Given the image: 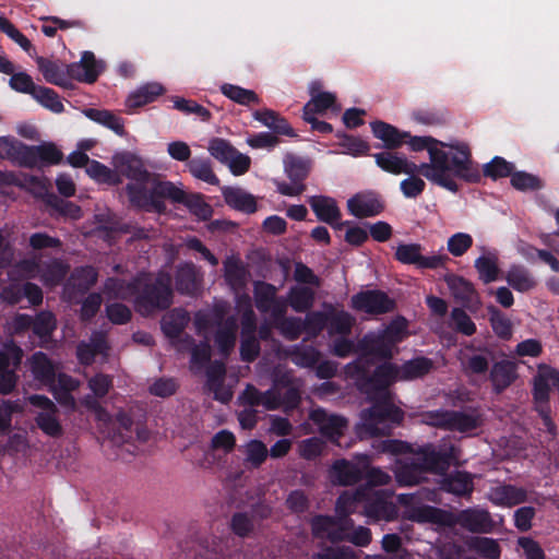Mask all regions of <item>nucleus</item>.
<instances>
[{
  "mask_svg": "<svg viewBox=\"0 0 559 559\" xmlns=\"http://www.w3.org/2000/svg\"><path fill=\"white\" fill-rule=\"evenodd\" d=\"M405 143L413 152H428L430 162L417 165V174L439 187L456 193L460 187L454 178L468 183H478L481 179L478 164L464 142L445 143L432 136L411 135Z\"/></svg>",
  "mask_w": 559,
  "mask_h": 559,
  "instance_id": "obj_1",
  "label": "nucleus"
},
{
  "mask_svg": "<svg viewBox=\"0 0 559 559\" xmlns=\"http://www.w3.org/2000/svg\"><path fill=\"white\" fill-rule=\"evenodd\" d=\"M392 151L393 150H386L373 154L374 162L379 168L393 175L417 174V164L409 162L404 155H397Z\"/></svg>",
  "mask_w": 559,
  "mask_h": 559,
  "instance_id": "obj_27",
  "label": "nucleus"
},
{
  "mask_svg": "<svg viewBox=\"0 0 559 559\" xmlns=\"http://www.w3.org/2000/svg\"><path fill=\"white\" fill-rule=\"evenodd\" d=\"M210 154L223 164H227L237 150L229 141L222 138H214L209 144Z\"/></svg>",
  "mask_w": 559,
  "mask_h": 559,
  "instance_id": "obj_63",
  "label": "nucleus"
},
{
  "mask_svg": "<svg viewBox=\"0 0 559 559\" xmlns=\"http://www.w3.org/2000/svg\"><path fill=\"white\" fill-rule=\"evenodd\" d=\"M514 164L501 156H495L489 163L483 166V175L492 180L511 177Z\"/></svg>",
  "mask_w": 559,
  "mask_h": 559,
  "instance_id": "obj_55",
  "label": "nucleus"
},
{
  "mask_svg": "<svg viewBox=\"0 0 559 559\" xmlns=\"http://www.w3.org/2000/svg\"><path fill=\"white\" fill-rule=\"evenodd\" d=\"M350 304L355 310L372 316L392 312L396 306L394 299L380 289L361 290L352 297Z\"/></svg>",
  "mask_w": 559,
  "mask_h": 559,
  "instance_id": "obj_15",
  "label": "nucleus"
},
{
  "mask_svg": "<svg viewBox=\"0 0 559 559\" xmlns=\"http://www.w3.org/2000/svg\"><path fill=\"white\" fill-rule=\"evenodd\" d=\"M469 550L476 552L485 559H499L501 547L499 543L490 537L474 536L466 542Z\"/></svg>",
  "mask_w": 559,
  "mask_h": 559,
  "instance_id": "obj_45",
  "label": "nucleus"
},
{
  "mask_svg": "<svg viewBox=\"0 0 559 559\" xmlns=\"http://www.w3.org/2000/svg\"><path fill=\"white\" fill-rule=\"evenodd\" d=\"M190 321L188 311L182 308H174L163 316L160 329L166 337L178 338Z\"/></svg>",
  "mask_w": 559,
  "mask_h": 559,
  "instance_id": "obj_36",
  "label": "nucleus"
},
{
  "mask_svg": "<svg viewBox=\"0 0 559 559\" xmlns=\"http://www.w3.org/2000/svg\"><path fill=\"white\" fill-rule=\"evenodd\" d=\"M511 186L519 191H538L544 188L543 180L530 173L526 171H515L513 170L511 175Z\"/></svg>",
  "mask_w": 559,
  "mask_h": 559,
  "instance_id": "obj_57",
  "label": "nucleus"
},
{
  "mask_svg": "<svg viewBox=\"0 0 559 559\" xmlns=\"http://www.w3.org/2000/svg\"><path fill=\"white\" fill-rule=\"evenodd\" d=\"M203 275L192 262L180 263L175 272V286L180 295L195 296L202 287Z\"/></svg>",
  "mask_w": 559,
  "mask_h": 559,
  "instance_id": "obj_21",
  "label": "nucleus"
},
{
  "mask_svg": "<svg viewBox=\"0 0 559 559\" xmlns=\"http://www.w3.org/2000/svg\"><path fill=\"white\" fill-rule=\"evenodd\" d=\"M284 171L289 178L290 183L285 181L277 182V191L282 195L297 197L306 190L305 180L308 178L312 163L308 157L298 156L293 153H287L283 159Z\"/></svg>",
  "mask_w": 559,
  "mask_h": 559,
  "instance_id": "obj_10",
  "label": "nucleus"
},
{
  "mask_svg": "<svg viewBox=\"0 0 559 559\" xmlns=\"http://www.w3.org/2000/svg\"><path fill=\"white\" fill-rule=\"evenodd\" d=\"M164 93L165 88L159 83H145L128 96L126 100V106L129 109L143 107L147 104L155 102Z\"/></svg>",
  "mask_w": 559,
  "mask_h": 559,
  "instance_id": "obj_39",
  "label": "nucleus"
},
{
  "mask_svg": "<svg viewBox=\"0 0 559 559\" xmlns=\"http://www.w3.org/2000/svg\"><path fill=\"white\" fill-rule=\"evenodd\" d=\"M426 472L417 456L412 460L400 462L394 471L399 486H416L427 479Z\"/></svg>",
  "mask_w": 559,
  "mask_h": 559,
  "instance_id": "obj_32",
  "label": "nucleus"
},
{
  "mask_svg": "<svg viewBox=\"0 0 559 559\" xmlns=\"http://www.w3.org/2000/svg\"><path fill=\"white\" fill-rule=\"evenodd\" d=\"M126 287L134 296L135 310L143 317L165 311L174 302L171 276L167 272H159L156 276L139 275Z\"/></svg>",
  "mask_w": 559,
  "mask_h": 559,
  "instance_id": "obj_4",
  "label": "nucleus"
},
{
  "mask_svg": "<svg viewBox=\"0 0 559 559\" xmlns=\"http://www.w3.org/2000/svg\"><path fill=\"white\" fill-rule=\"evenodd\" d=\"M32 406L40 408L35 416L37 427L48 437L59 438L63 435V428L59 421L57 414L58 407L46 395L33 394L28 396Z\"/></svg>",
  "mask_w": 559,
  "mask_h": 559,
  "instance_id": "obj_12",
  "label": "nucleus"
},
{
  "mask_svg": "<svg viewBox=\"0 0 559 559\" xmlns=\"http://www.w3.org/2000/svg\"><path fill=\"white\" fill-rule=\"evenodd\" d=\"M288 304L296 312L308 311L314 302V293L309 287H292L288 292Z\"/></svg>",
  "mask_w": 559,
  "mask_h": 559,
  "instance_id": "obj_53",
  "label": "nucleus"
},
{
  "mask_svg": "<svg viewBox=\"0 0 559 559\" xmlns=\"http://www.w3.org/2000/svg\"><path fill=\"white\" fill-rule=\"evenodd\" d=\"M85 116L94 122H97L116 134L122 136L124 134V123L122 118L106 109L90 108L84 111Z\"/></svg>",
  "mask_w": 559,
  "mask_h": 559,
  "instance_id": "obj_44",
  "label": "nucleus"
},
{
  "mask_svg": "<svg viewBox=\"0 0 559 559\" xmlns=\"http://www.w3.org/2000/svg\"><path fill=\"white\" fill-rule=\"evenodd\" d=\"M506 281L516 292L526 293L536 286L531 272L523 265L512 264L507 272Z\"/></svg>",
  "mask_w": 559,
  "mask_h": 559,
  "instance_id": "obj_43",
  "label": "nucleus"
},
{
  "mask_svg": "<svg viewBox=\"0 0 559 559\" xmlns=\"http://www.w3.org/2000/svg\"><path fill=\"white\" fill-rule=\"evenodd\" d=\"M304 331L310 336H318L328 325V311H311L302 321Z\"/></svg>",
  "mask_w": 559,
  "mask_h": 559,
  "instance_id": "obj_62",
  "label": "nucleus"
},
{
  "mask_svg": "<svg viewBox=\"0 0 559 559\" xmlns=\"http://www.w3.org/2000/svg\"><path fill=\"white\" fill-rule=\"evenodd\" d=\"M450 513L432 506H421L413 510L412 519L418 523L449 524Z\"/></svg>",
  "mask_w": 559,
  "mask_h": 559,
  "instance_id": "obj_49",
  "label": "nucleus"
},
{
  "mask_svg": "<svg viewBox=\"0 0 559 559\" xmlns=\"http://www.w3.org/2000/svg\"><path fill=\"white\" fill-rule=\"evenodd\" d=\"M444 281L454 297L463 308L475 310L480 305L479 295L472 282L456 274H450Z\"/></svg>",
  "mask_w": 559,
  "mask_h": 559,
  "instance_id": "obj_20",
  "label": "nucleus"
},
{
  "mask_svg": "<svg viewBox=\"0 0 559 559\" xmlns=\"http://www.w3.org/2000/svg\"><path fill=\"white\" fill-rule=\"evenodd\" d=\"M9 151L7 155L14 156V164L24 168L41 169L46 166L59 165L63 160L62 151L53 142H44L39 145H27L21 141L12 144L4 143Z\"/></svg>",
  "mask_w": 559,
  "mask_h": 559,
  "instance_id": "obj_7",
  "label": "nucleus"
},
{
  "mask_svg": "<svg viewBox=\"0 0 559 559\" xmlns=\"http://www.w3.org/2000/svg\"><path fill=\"white\" fill-rule=\"evenodd\" d=\"M28 367L37 382L44 386H53L57 366L47 354L43 352L34 353L28 359Z\"/></svg>",
  "mask_w": 559,
  "mask_h": 559,
  "instance_id": "obj_28",
  "label": "nucleus"
},
{
  "mask_svg": "<svg viewBox=\"0 0 559 559\" xmlns=\"http://www.w3.org/2000/svg\"><path fill=\"white\" fill-rule=\"evenodd\" d=\"M420 243H401L396 247L394 258L402 264L415 265L417 269L437 270L445 266L449 261L447 254H433L426 257L421 254Z\"/></svg>",
  "mask_w": 559,
  "mask_h": 559,
  "instance_id": "obj_13",
  "label": "nucleus"
},
{
  "mask_svg": "<svg viewBox=\"0 0 559 559\" xmlns=\"http://www.w3.org/2000/svg\"><path fill=\"white\" fill-rule=\"evenodd\" d=\"M35 61L47 83L64 90L73 87L72 80L92 84L97 81L104 70L103 62L96 60L92 51H84L80 61L70 64L39 56Z\"/></svg>",
  "mask_w": 559,
  "mask_h": 559,
  "instance_id": "obj_3",
  "label": "nucleus"
},
{
  "mask_svg": "<svg viewBox=\"0 0 559 559\" xmlns=\"http://www.w3.org/2000/svg\"><path fill=\"white\" fill-rule=\"evenodd\" d=\"M253 118L276 134L292 138L297 135L288 121L272 109L255 110L253 111Z\"/></svg>",
  "mask_w": 559,
  "mask_h": 559,
  "instance_id": "obj_41",
  "label": "nucleus"
},
{
  "mask_svg": "<svg viewBox=\"0 0 559 559\" xmlns=\"http://www.w3.org/2000/svg\"><path fill=\"white\" fill-rule=\"evenodd\" d=\"M407 320L404 317L399 316L391 320L383 330H380V332L383 334L391 347L394 348L396 344L403 342L407 337Z\"/></svg>",
  "mask_w": 559,
  "mask_h": 559,
  "instance_id": "obj_54",
  "label": "nucleus"
},
{
  "mask_svg": "<svg viewBox=\"0 0 559 559\" xmlns=\"http://www.w3.org/2000/svg\"><path fill=\"white\" fill-rule=\"evenodd\" d=\"M56 328L57 320L50 311H40L34 318L33 333L39 338L50 337Z\"/></svg>",
  "mask_w": 559,
  "mask_h": 559,
  "instance_id": "obj_60",
  "label": "nucleus"
},
{
  "mask_svg": "<svg viewBox=\"0 0 559 559\" xmlns=\"http://www.w3.org/2000/svg\"><path fill=\"white\" fill-rule=\"evenodd\" d=\"M158 190L155 191L156 194L162 197V202L165 203L166 200L171 203L183 204L189 211L198 216L202 221H206L211 218L213 214V209L210 204H207L203 195L200 193L189 194L185 192L182 189L177 187L174 182L165 183L163 186H158Z\"/></svg>",
  "mask_w": 559,
  "mask_h": 559,
  "instance_id": "obj_11",
  "label": "nucleus"
},
{
  "mask_svg": "<svg viewBox=\"0 0 559 559\" xmlns=\"http://www.w3.org/2000/svg\"><path fill=\"white\" fill-rule=\"evenodd\" d=\"M357 350L361 354L362 359L365 356H373L380 359H391L393 356V348L380 330L365 334L357 342Z\"/></svg>",
  "mask_w": 559,
  "mask_h": 559,
  "instance_id": "obj_26",
  "label": "nucleus"
},
{
  "mask_svg": "<svg viewBox=\"0 0 559 559\" xmlns=\"http://www.w3.org/2000/svg\"><path fill=\"white\" fill-rule=\"evenodd\" d=\"M487 311L489 314V322L493 333L503 341H508L512 337V322L509 317L503 313L496 306H488Z\"/></svg>",
  "mask_w": 559,
  "mask_h": 559,
  "instance_id": "obj_46",
  "label": "nucleus"
},
{
  "mask_svg": "<svg viewBox=\"0 0 559 559\" xmlns=\"http://www.w3.org/2000/svg\"><path fill=\"white\" fill-rule=\"evenodd\" d=\"M433 369L432 359L418 356L405 361L402 366L396 365L397 380L411 381L427 376Z\"/></svg>",
  "mask_w": 559,
  "mask_h": 559,
  "instance_id": "obj_37",
  "label": "nucleus"
},
{
  "mask_svg": "<svg viewBox=\"0 0 559 559\" xmlns=\"http://www.w3.org/2000/svg\"><path fill=\"white\" fill-rule=\"evenodd\" d=\"M276 287L273 284L257 281L254 283L253 295L257 309L262 313H269L270 306L276 298Z\"/></svg>",
  "mask_w": 559,
  "mask_h": 559,
  "instance_id": "obj_50",
  "label": "nucleus"
},
{
  "mask_svg": "<svg viewBox=\"0 0 559 559\" xmlns=\"http://www.w3.org/2000/svg\"><path fill=\"white\" fill-rule=\"evenodd\" d=\"M354 318L345 310H336L333 306L328 310L326 329L330 335H347L352 332Z\"/></svg>",
  "mask_w": 559,
  "mask_h": 559,
  "instance_id": "obj_42",
  "label": "nucleus"
},
{
  "mask_svg": "<svg viewBox=\"0 0 559 559\" xmlns=\"http://www.w3.org/2000/svg\"><path fill=\"white\" fill-rule=\"evenodd\" d=\"M321 353L313 346H295L292 350V361L302 368H313L320 360Z\"/></svg>",
  "mask_w": 559,
  "mask_h": 559,
  "instance_id": "obj_59",
  "label": "nucleus"
},
{
  "mask_svg": "<svg viewBox=\"0 0 559 559\" xmlns=\"http://www.w3.org/2000/svg\"><path fill=\"white\" fill-rule=\"evenodd\" d=\"M367 468V454H357L353 461L338 459L331 466L330 475L335 484L352 486L364 479Z\"/></svg>",
  "mask_w": 559,
  "mask_h": 559,
  "instance_id": "obj_16",
  "label": "nucleus"
},
{
  "mask_svg": "<svg viewBox=\"0 0 559 559\" xmlns=\"http://www.w3.org/2000/svg\"><path fill=\"white\" fill-rule=\"evenodd\" d=\"M426 474L445 475L452 465L459 464L461 450L451 441L440 443H425L414 449Z\"/></svg>",
  "mask_w": 559,
  "mask_h": 559,
  "instance_id": "obj_8",
  "label": "nucleus"
},
{
  "mask_svg": "<svg viewBox=\"0 0 559 559\" xmlns=\"http://www.w3.org/2000/svg\"><path fill=\"white\" fill-rule=\"evenodd\" d=\"M116 166L120 174L130 179L124 190L130 205L146 213L164 214L167 210L162 197L156 194L159 188L168 180H162L159 175L148 171L142 160L131 153H123L116 157Z\"/></svg>",
  "mask_w": 559,
  "mask_h": 559,
  "instance_id": "obj_2",
  "label": "nucleus"
},
{
  "mask_svg": "<svg viewBox=\"0 0 559 559\" xmlns=\"http://www.w3.org/2000/svg\"><path fill=\"white\" fill-rule=\"evenodd\" d=\"M371 406L361 412L362 427L369 436L381 433L379 424H401L404 419V412L394 405L392 394L379 395L374 399H367Z\"/></svg>",
  "mask_w": 559,
  "mask_h": 559,
  "instance_id": "obj_9",
  "label": "nucleus"
},
{
  "mask_svg": "<svg viewBox=\"0 0 559 559\" xmlns=\"http://www.w3.org/2000/svg\"><path fill=\"white\" fill-rule=\"evenodd\" d=\"M451 320L453 321L454 329L456 332L472 336L476 333L477 328L471 317L466 313L464 308L455 307L451 310Z\"/></svg>",
  "mask_w": 559,
  "mask_h": 559,
  "instance_id": "obj_61",
  "label": "nucleus"
},
{
  "mask_svg": "<svg viewBox=\"0 0 559 559\" xmlns=\"http://www.w3.org/2000/svg\"><path fill=\"white\" fill-rule=\"evenodd\" d=\"M518 378V364L510 359L493 362L489 370V381L496 394L503 393Z\"/></svg>",
  "mask_w": 559,
  "mask_h": 559,
  "instance_id": "obj_23",
  "label": "nucleus"
},
{
  "mask_svg": "<svg viewBox=\"0 0 559 559\" xmlns=\"http://www.w3.org/2000/svg\"><path fill=\"white\" fill-rule=\"evenodd\" d=\"M474 266L479 274V280L485 284L495 282L499 276L500 270L495 257L480 255L475 260Z\"/></svg>",
  "mask_w": 559,
  "mask_h": 559,
  "instance_id": "obj_56",
  "label": "nucleus"
},
{
  "mask_svg": "<svg viewBox=\"0 0 559 559\" xmlns=\"http://www.w3.org/2000/svg\"><path fill=\"white\" fill-rule=\"evenodd\" d=\"M386 490H374L359 486L352 491H344L336 499L335 510L344 515L361 511L373 521H391L396 516V507L389 501Z\"/></svg>",
  "mask_w": 559,
  "mask_h": 559,
  "instance_id": "obj_5",
  "label": "nucleus"
},
{
  "mask_svg": "<svg viewBox=\"0 0 559 559\" xmlns=\"http://www.w3.org/2000/svg\"><path fill=\"white\" fill-rule=\"evenodd\" d=\"M86 174L92 179L100 183H107L110 186L121 183L120 175L117 171L95 159H90V164L86 166Z\"/></svg>",
  "mask_w": 559,
  "mask_h": 559,
  "instance_id": "obj_52",
  "label": "nucleus"
},
{
  "mask_svg": "<svg viewBox=\"0 0 559 559\" xmlns=\"http://www.w3.org/2000/svg\"><path fill=\"white\" fill-rule=\"evenodd\" d=\"M545 383L547 388L550 384L559 392V370L547 364H539L537 366V373L532 379V385L537 383Z\"/></svg>",
  "mask_w": 559,
  "mask_h": 559,
  "instance_id": "obj_64",
  "label": "nucleus"
},
{
  "mask_svg": "<svg viewBox=\"0 0 559 559\" xmlns=\"http://www.w3.org/2000/svg\"><path fill=\"white\" fill-rule=\"evenodd\" d=\"M310 419L319 427L320 433L330 440L342 437L347 427V420L344 417L329 414L323 408L313 409Z\"/></svg>",
  "mask_w": 559,
  "mask_h": 559,
  "instance_id": "obj_25",
  "label": "nucleus"
},
{
  "mask_svg": "<svg viewBox=\"0 0 559 559\" xmlns=\"http://www.w3.org/2000/svg\"><path fill=\"white\" fill-rule=\"evenodd\" d=\"M206 383L207 391L212 392L214 400L222 403H228L233 393L225 386L226 366L221 360H214L207 365L206 368Z\"/></svg>",
  "mask_w": 559,
  "mask_h": 559,
  "instance_id": "obj_24",
  "label": "nucleus"
},
{
  "mask_svg": "<svg viewBox=\"0 0 559 559\" xmlns=\"http://www.w3.org/2000/svg\"><path fill=\"white\" fill-rule=\"evenodd\" d=\"M23 358V350L16 345L0 349V393L10 394L16 386L19 369Z\"/></svg>",
  "mask_w": 559,
  "mask_h": 559,
  "instance_id": "obj_17",
  "label": "nucleus"
},
{
  "mask_svg": "<svg viewBox=\"0 0 559 559\" xmlns=\"http://www.w3.org/2000/svg\"><path fill=\"white\" fill-rule=\"evenodd\" d=\"M347 209L353 216L366 218L381 214L385 209V203L379 193H357L347 201Z\"/></svg>",
  "mask_w": 559,
  "mask_h": 559,
  "instance_id": "obj_19",
  "label": "nucleus"
},
{
  "mask_svg": "<svg viewBox=\"0 0 559 559\" xmlns=\"http://www.w3.org/2000/svg\"><path fill=\"white\" fill-rule=\"evenodd\" d=\"M224 278L235 290L243 289L248 282L249 272L239 258L228 257L223 262Z\"/></svg>",
  "mask_w": 559,
  "mask_h": 559,
  "instance_id": "obj_40",
  "label": "nucleus"
},
{
  "mask_svg": "<svg viewBox=\"0 0 559 559\" xmlns=\"http://www.w3.org/2000/svg\"><path fill=\"white\" fill-rule=\"evenodd\" d=\"M338 514L337 518L331 515L318 514L310 520L311 533L314 538L328 539L331 543L344 542V525L353 524L349 515Z\"/></svg>",
  "mask_w": 559,
  "mask_h": 559,
  "instance_id": "obj_14",
  "label": "nucleus"
},
{
  "mask_svg": "<svg viewBox=\"0 0 559 559\" xmlns=\"http://www.w3.org/2000/svg\"><path fill=\"white\" fill-rule=\"evenodd\" d=\"M489 500L498 507H513L527 500V491L522 487L503 484L491 488Z\"/></svg>",
  "mask_w": 559,
  "mask_h": 559,
  "instance_id": "obj_31",
  "label": "nucleus"
},
{
  "mask_svg": "<svg viewBox=\"0 0 559 559\" xmlns=\"http://www.w3.org/2000/svg\"><path fill=\"white\" fill-rule=\"evenodd\" d=\"M321 83L314 81L309 86L311 99L304 106L302 114L317 115L324 114L328 109L333 108L336 103L334 94L329 92H320Z\"/></svg>",
  "mask_w": 559,
  "mask_h": 559,
  "instance_id": "obj_35",
  "label": "nucleus"
},
{
  "mask_svg": "<svg viewBox=\"0 0 559 559\" xmlns=\"http://www.w3.org/2000/svg\"><path fill=\"white\" fill-rule=\"evenodd\" d=\"M308 203L318 221L329 224L336 229H341L348 224V222L338 223L342 213L335 199L326 195H312L309 197Z\"/></svg>",
  "mask_w": 559,
  "mask_h": 559,
  "instance_id": "obj_22",
  "label": "nucleus"
},
{
  "mask_svg": "<svg viewBox=\"0 0 559 559\" xmlns=\"http://www.w3.org/2000/svg\"><path fill=\"white\" fill-rule=\"evenodd\" d=\"M222 194L226 204L237 211L252 214L258 209L255 198L240 188L225 186L222 188Z\"/></svg>",
  "mask_w": 559,
  "mask_h": 559,
  "instance_id": "obj_38",
  "label": "nucleus"
},
{
  "mask_svg": "<svg viewBox=\"0 0 559 559\" xmlns=\"http://www.w3.org/2000/svg\"><path fill=\"white\" fill-rule=\"evenodd\" d=\"M32 97L52 112L60 114L64 110L58 93L50 87L38 86Z\"/></svg>",
  "mask_w": 559,
  "mask_h": 559,
  "instance_id": "obj_58",
  "label": "nucleus"
},
{
  "mask_svg": "<svg viewBox=\"0 0 559 559\" xmlns=\"http://www.w3.org/2000/svg\"><path fill=\"white\" fill-rule=\"evenodd\" d=\"M441 489L457 497H471L474 491V481L471 473L454 471L442 475Z\"/></svg>",
  "mask_w": 559,
  "mask_h": 559,
  "instance_id": "obj_29",
  "label": "nucleus"
},
{
  "mask_svg": "<svg viewBox=\"0 0 559 559\" xmlns=\"http://www.w3.org/2000/svg\"><path fill=\"white\" fill-rule=\"evenodd\" d=\"M479 426L478 417L461 411L450 409L447 425L448 431H457L461 433L469 432Z\"/></svg>",
  "mask_w": 559,
  "mask_h": 559,
  "instance_id": "obj_47",
  "label": "nucleus"
},
{
  "mask_svg": "<svg viewBox=\"0 0 559 559\" xmlns=\"http://www.w3.org/2000/svg\"><path fill=\"white\" fill-rule=\"evenodd\" d=\"M237 321L234 317H228L223 322L214 335V343L222 356L228 357L233 352L237 340Z\"/></svg>",
  "mask_w": 559,
  "mask_h": 559,
  "instance_id": "obj_33",
  "label": "nucleus"
},
{
  "mask_svg": "<svg viewBox=\"0 0 559 559\" xmlns=\"http://www.w3.org/2000/svg\"><path fill=\"white\" fill-rule=\"evenodd\" d=\"M354 368L357 388L367 399L391 393L389 388L397 380L396 365L390 361L377 366L370 372L362 358H359Z\"/></svg>",
  "mask_w": 559,
  "mask_h": 559,
  "instance_id": "obj_6",
  "label": "nucleus"
},
{
  "mask_svg": "<svg viewBox=\"0 0 559 559\" xmlns=\"http://www.w3.org/2000/svg\"><path fill=\"white\" fill-rule=\"evenodd\" d=\"M456 523L474 534H489L496 528L490 512L478 507L461 510L456 515Z\"/></svg>",
  "mask_w": 559,
  "mask_h": 559,
  "instance_id": "obj_18",
  "label": "nucleus"
},
{
  "mask_svg": "<svg viewBox=\"0 0 559 559\" xmlns=\"http://www.w3.org/2000/svg\"><path fill=\"white\" fill-rule=\"evenodd\" d=\"M221 92L230 100L242 106H249L251 104L258 105L260 103V97L254 91L243 88L239 85L225 83L221 86Z\"/></svg>",
  "mask_w": 559,
  "mask_h": 559,
  "instance_id": "obj_51",
  "label": "nucleus"
},
{
  "mask_svg": "<svg viewBox=\"0 0 559 559\" xmlns=\"http://www.w3.org/2000/svg\"><path fill=\"white\" fill-rule=\"evenodd\" d=\"M373 135L383 142L385 150H397L411 138V133L401 131L396 127L384 121H373L370 123Z\"/></svg>",
  "mask_w": 559,
  "mask_h": 559,
  "instance_id": "obj_30",
  "label": "nucleus"
},
{
  "mask_svg": "<svg viewBox=\"0 0 559 559\" xmlns=\"http://www.w3.org/2000/svg\"><path fill=\"white\" fill-rule=\"evenodd\" d=\"M189 173L197 179L212 186H218L219 179L214 174L212 163L209 158L195 157L187 164Z\"/></svg>",
  "mask_w": 559,
  "mask_h": 559,
  "instance_id": "obj_48",
  "label": "nucleus"
},
{
  "mask_svg": "<svg viewBox=\"0 0 559 559\" xmlns=\"http://www.w3.org/2000/svg\"><path fill=\"white\" fill-rule=\"evenodd\" d=\"M550 392L551 388H547L544 382H538L536 385H532L534 411L539 415L544 426L547 428L549 432H551L555 429V424L550 416Z\"/></svg>",
  "mask_w": 559,
  "mask_h": 559,
  "instance_id": "obj_34",
  "label": "nucleus"
}]
</instances>
